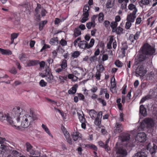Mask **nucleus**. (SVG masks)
<instances>
[{"mask_svg":"<svg viewBox=\"0 0 157 157\" xmlns=\"http://www.w3.org/2000/svg\"><path fill=\"white\" fill-rule=\"evenodd\" d=\"M25 113V112L23 109L17 107L13 109L10 115L8 114L3 115L2 114L1 117L2 119L6 120L12 126L17 128H19V124H15L12 119L17 117V121L18 123L20 118H21V126L24 128H26L31 124L34 121L37 120L38 117L37 115L35 114L31 110H30L29 112L28 113V114L21 116Z\"/></svg>","mask_w":157,"mask_h":157,"instance_id":"obj_1","label":"nucleus"},{"mask_svg":"<svg viewBox=\"0 0 157 157\" xmlns=\"http://www.w3.org/2000/svg\"><path fill=\"white\" fill-rule=\"evenodd\" d=\"M141 54L138 56L137 59L138 63L144 61L146 59V55H155V49L147 43L145 44L140 49Z\"/></svg>","mask_w":157,"mask_h":157,"instance_id":"obj_2","label":"nucleus"},{"mask_svg":"<svg viewBox=\"0 0 157 157\" xmlns=\"http://www.w3.org/2000/svg\"><path fill=\"white\" fill-rule=\"evenodd\" d=\"M116 154L114 157H125L127 155V152L125 148L122 146H118L117 143L115 146Z\"/></svg>","mask_w":157,"mask_h":157,"instance_id":"obj_3","label":"nucleus"},{"mask_svg":"<svg viewBox=\"0 0 157 157\" xmlns=\"http://www.w3.org/2000/svg\"><path fill=\"white\" fill-rule=\"evenodd\" d=\"M154 125L153 121L151 118H146L141 123L139 128L142 130L145 128H151Z\"/></svg>","mask_w":157,"mask_h":157,"instance_id":"obj_4","label":"nucleus"},{"mask_svg":"<svg viewBox=\"0 0 157 157\" xmlns=\"http://www.w3.org/2000/svg\"><path fill=\"white\" fill-rule=\"evenodd\" d=\"M94 43V39L92 38L91 39L89 44L86 41H81L79 43H78V46L81 49H89L93 46Z\"/></svg>","mask_w":157,"mask_h":157,"instance_id":"obj_5","label":"nucleus"},{"mask_svg":"<svg viewBox=\"0 0 157 157\" xmlns=\"http://www.w3.org/2000/svg\"><path fill=\"white\" fill-rule=\"evenodd\" d=\"M41 76L43 78L45 77L46 80L49 83H52L53 81V76L50 71L49 67H48L45 70V72L41 74Z\"/></svg>","mask_w":157,"mask_h":157,"instance_id":"obj_6","label":"nucleus"},{"mask_svg":"<svg viewBox=\"0 0 157 157\" xmlns=\"http://www.w3.org/2000/svg\"><path fill=\"white\" fill-rule=\"evenodd\" d=\"M147 71L143 65L140 64L138 66L135 70V73L140 76H143L146 74Z\"/></svg>","mask_w":157,"mask_h":157,"instance_id":"obj_7","label":"nucleus"},{"mask_svg":"<svg viewBox=\"0 0 157 157\" xmlns=\"http://www.w3.org/2000/svg\"><path fill=\"white\" fill-rule=\"evenodd\" d=\"M124 145H128L130 141V135L128 134H124L119 138Z\"/></svg>","mask_w":157,"mask_h":157,"instance_id":"obj_8","label":"nucleus"},{"mask_svg":"<svg viewBox=\"0 0 157 157\" xmlns=\"http://www.w3.org/2000/svg\"><path fill=\"white\" fill-rule=\"evenodd\" d=\"M140 31H138L136 32L135 34H131L128 38V40H129L131 43H134L136 42L137 40L139 38L140 36Z\"/></svg>","mask_w":157,"mask_h":157,"instance_id":"obj_9","label":"nucleus"},{"mask_svg":"<svg viewBox=\"0 0 157 157\" xmlns=\"http://www.w3.org/2000/svg\"><path fill=\"white\" fill-rule=\"evenodd\" d=\"M71 136L73 140L75 142H78L82 139L81 134L78 132H72Z\"/></svg>","mask_w":157,"mask_h":157,"instance_id":"obj_10","label":"nucleus"},{"mask_svg":"<svg viewBox=\"0 0 157 157\" xmlns=\"http://www.w3.org/2000/svg\"><path fill=\"white\" fill-rule=\"evenodd\" d=\"M145 134L144 132H140L138 133L136 138V140L139 142H145L146 140Z\"/></svg>","mask_w":157,"mask_h":157,"instance_id":"obj_11","label":"nucleus"},{"mask_svg":"<svg viewBox=\"0 0 157 157\" xmlns=\"http://www.w3.org/2000/svg\"><path fill=\"white\" fill-rule=\"evenodd\" d=\"M114 132L115 133H118L121 132L123 130V126L122 124L120 123L117 122L116 123Z\"/></svg>","mask_w":157,"mask_h":157,"instance_id":"obj_12","label":"nucleus"},{"mask_svg":"<svg viewBox=\"0 0 157 157\" xmlns=\"http://www.w3.org/2000/svg\"><path fill=\"white\" fill-rule=\"evenodd\" d=\"M147 149L149 150L151 154L155 152L157 149V146L154 144L152 145L151 143H149L147 146Z\"/></svg>","mask_w":157,"mask_h":157,"instance_id":"obj_13","label":"nucleus"},{"mask_svg":"<svg viewBox=\"0 0 157 157\" xmlns=\"http://www.w3.org/2000/svg\"><path fill=\"white\" fill-rule=\"evenodd\" d=\"M43 9L41 7V5L38 3L37 4V6L35 9V15L37 16V19L38 20H40V16L39 13L41 12V9Z\"/></svg>","mask_w":157,"mask_h":157,"instance_id":"obj_14","label":"nucleus"},{"mask_svg":"<svg viewBox=\"0 0 157 157\" xmlns=\"http://www.w3.org/2000/svg\"><path fill=\"white\" fill-rule=\"evenodd\" d=\"M136 14L133 13H130L127 15V21H129L132 22H133L135 19L136 17Z\"/></svg>","mask_w":157,"mask_h":157,"instance_id":"obj_15","label":"nucleus"},{"mask_svg":"<svg viewBox=\"0 0 157 157\" xmlns=\"http://www.w3.org/2000/svg\"><path fill=\"white\" fill-rule=\"evenodd\" d=\"M38 63V61L36 60H29L26 62V66L30 67L35 66Z\"/></svg>","mask_w":157,"mask_h":157,"instance_id":"obj_16","label":"nucleus"},{"mask_svg":"<svg viewBox=\"0 0 157 157\" xmlns=\"http://www.w3.org/2000/svg\"><path fill=\"white\" fill-rule=\"evenodd\" d=\"M128 7L129 10H132V12L131 13H136L137 12V9L136 8V6L132 4H130Z\"/></svg>","mask_w":157,"mask_h":157,"instance_id":"obj_17","label":"nucleus"},{"mask_svg":"<svg viewBox=\"0 0 157 157\" xmlns=\"http://www.w3.org/2000/svg\"><path fill=\"white\" fill-rule=\"evenodd\" d=\"M79 112H77V113L78 118L81 122H85V119L84 117V115L82 111H79Z\"/></svg>","mask_w":157,"mask_h":157,"instance_id":"obj_18","label":"nucleus"},{"mask_svg":"<svg viewBox=\"0 0 157 157\" xmlns=\"http://www.w3.org/2000/svg\"><path fill=\"white\" fill-rule=\"evenodd\" d=\"M140 113L144 116H146L147 115L146 109L143 105H141L140 106Z\"/></svg>","mask_w":157,"mask_h":157,"instance_id":"obj_19","label":"nucleus"},{"mask_svg":"<svg viewBox=\"0 0 157 157\" xmlns=\"http://www.w3.org/2000/svg\"><path fill=\"white\" fill-rule=\"evenodd\" d=\"M115 1L114 0H108L106 4L107 8H111L114 5Z\"/></svg>","mask_w":157,"mask_h":157,"instance_id":"obj_20","label":"nucleus"},{"mask_svg":"<svg viewBox=\"0 0 157 157\" xmlns=\"http://www.w3.org/2000/svg\"><path fill=\"white\" fill-rule=\"evenodd\" d=\"M78 85L76 84L74 85L68 91V93L69 94H74L76 93L77 90V87Z\"/></svg>","mask_w":157,"mask_h":157,"instance_id":"obj_21","label":"nucleus"},{"mask_svg":"<svg viewBox=\"0 0 157 157\" xmlns=\"http://www.w3.org/2000/svg\"><path fill=\"white\" fill-rule=\"evenodd\" d=\"M99 144L100 146L103 147L107 152H109V151L110 150V147L109 146H107L106 145H105L101 141L99 142Z\"/></svg>","mask_w":157,"mask_h":157,"instance_id":"obj_22","label":"nucleus"},{"mask_svg":"<svg viewBox=\"0 0 157 157\" xmlns=\"http://www.w3.org/2000/svg\"><path fill=\"white\" fill-rule=\"evenodd\" d=\"M64 135L67 142L69 144H72V141L69 133H68L67 132H66L64 134Z\"/></svg>","mask_w":157,"mask_h":157,"instance_id":"obj_23","label":"nucleus"},{"mask_svg":"<svg viewBox=\"0 0 157 157\" xmlns=\"http://www.w3.org/2000/svg\"><path fill=\"white\" fill-rule=\"evenodd\" d=\"M0 52L3 55H10L12 54V52L10 50L4 49L1 48H0Z\"/></svg>","mask_w":157,"mask_h":157,"instance_id":"obj_24","label":"nucleus"},{"mask_svg":"<svg viewBox=\"0 0 157 157\" xmlns=\"http://www.w3.org/2000/svg\"><path fill=\"white\" fill-rule=\"evenodd\" d=\"M81 34L80 30L79 28H75L74 30V33L73 34V36L76 37L80 35Z\"/></svg>","mask_w":157,"mask_h":157,"instance_id":"obj_25","label":"nucleus"},{"mask_svg":"<svg viewBox=\"0 0 157 157\" xmlns=\"http://www.w3.org/2000/svg\"><path fill=\"white\" fill-rule=\"evenodd\" d=\"M84 145L85 147L87 148H90L95 151H97L98 150L97 147L94 144H88Z\"/></svg>","mask_w":157,"mask_h":157,"instance_id":"obj_26","label":"nucleus"},{"mask_svg":"<svg viewBox=\"0 0 157 157\" xmlns=\"http://www.w3.org/2000/svg\"><path fill=\"white\" fill-rule=\"evenodd\" d=\"M42 128L45 130L46 132L50 136L53 137L52 136L50 132L49 131V130L47 127V126L45 125L44 124H42Z\"/></svg>","mask_w":157,"mask_h":157,"instance_id":"obj_27","label":"nucleus"},{"mask_svg":"<svg viewBox=\"0 0 157 157\" xmlns=\"http://www.w3.org/2000/svg\"><path fill=\"white\" fill-rule=\"evenodd\" d=\"M96 112L94 109H91L89 110V114L92 119H94L96 114Z\"/></svg>","mask_w":157,"mask_h":157,"instance_id":"obj_28","label":"nucleus"},{"mask_svg":"<svg viewBox=\"0 0 157 157\" xmlns=\"http://www.w3.org/2000/svg\"><path fill=\"white\" fill-rule=\"evenodd\" d=\"M133 157H147V156L145 153L141 152L136 153Z\"/></svg>","mask_w":157,"mask_h":157,"instance_id":"obj_29","label":"nucleus"},{"mask_svg":"<svg viewBox=\"0 0 157 157\" xmlns=\"http://www.w3.org/2000/svg\"><path fill=\"white\" fill-rule=\"evenodd\" d=\"M95 23H94L91 21L87 23L86 24V26L88 29H90L91 28H94L95 26Z\"/></svg>","mask_w":157,"mask_h":157,"instance_id":"obj_30","label":"nucleus"},{"mask_svg":"<svg viewBox=\"0 0 157 157\" xmlns=\"http://www.w3.org/2000/svg\"><path fill=\"white\" fill-rule=\"evenodd\" d=\"M154 73L152 71L148 73L147 76V79L148 80H152L155 76Z\"/></svg>","mask_w":157,"mask_h":157,"instance_id":"obj_31","label":"nucleus"},{"mask_svg":"<svg viewBox=\"0 0 157 157\" xmlns=\"http://www.w3.org/2000/svg\"><path fill=\"white\" fill-rule=\"evenodd\" d=\"M19 58L21 61H24L26 60L27 57L24 53H21L19 55Z\"/></svg>","mask_w":157,"mask_h":157,"instance_id":"obj_32","label":"nucleus"},{"mask_svg":"<svg viewBox=\"0 0 157 157\" xmlns=\"http://www.w3.org/2000/svg\"><path fill=\"white\" fill-rule=\"evenodd\" d=\"M97 71L98 72H102L104 70V68L102 65H98L96 67Z\"/></svg>","mask_w":157,"mask_h":157,"instance_id":"obj_33","label":"nucleus"},{"mask_svg":"<svg viewBox=\"0 0 157 157\" xmlns=\"http://www.w3.org/2000/svg\"><path fill=\"white\" fill-rule=\"evenodd\" d=\"M61 67L63 69L66 68L67 67V61L65 59H63L60 65Z\"/></svg>","mask_w":157,"mask_h":157,"instance_id":"obj_34","label":"nucleus"},{"mask_svg":"<svg viewBox=\"0 0 157 157\" xmlns=\"http://www.w3.org/2000/svg\"><path fill=\"white\" fill-rule=\"evenodd\" d=\"M111 86L112 88H113L116 86V83L115 82V78L114 76H113L111 80Z\"/></svg>","mask_w":157,"mask_h":157,"instance_id":"obj_35","label":"nucleus"},{"mask_svg":"<svg viewBox=\"0 0 157 157\" xmlns=\"http://www.w3.org/2000/svg\"><path fill=\"white\" fill-rule=\"evenodd\" d=\"M58 38L57 37L56 38H53L51 39L50 41V44L54 45L57 43L58 42Z\"/></svg>","mask_w":157,"mask_h":157,"instance_id":"obj_36","label":"nucleus"},{"mask_svg":"<svg viewBox=\"0 0 157 157\" xmlns=\"http://www.w3.org/2000/svg\"><path fill=\"white\" fill-rule=\"evenodd\" d=\"M98 20L99 22H101L103 20L104 14L102 13H100L98 15Z\"/></svg>","mask_w":157,"mask_h":157,"instance_id":"obj_37","label":"nucleus"},{"mask_svg":"<svg viewBox=\"0 0 157 157\" xmlns=\"http://www.w3.org/2000/svg\"><path fill=\"white\" fill-rule=\"evenodd\" d=\"M123 29L121 27L119 26L117 27V34L120 35L123 33Z\"/></svg>","mask_w":157,"mask_h":157,"instance_id":"obj_38","label":"nucleus"},{"mask_svg":"<svg viewBox=\"0 0 157 157\" xmlns=\"http://www.w3.org/2000/svg\"><path fill=\"white\" fill-rule=\"evenodd\" d=\"M151 1V0H141L140 2L142 5H147L149 4Z\"/></svg>","mask_w":157,"mask_h":157,"instance_id":"obj_39","label":"nucleus"},{"mask_svg":"<svg viewBox=\"0 0 157 157\" xmlns=\"http://www.w3.org/2000/svg\"><path fill=\"white\" fill-rule=\"evenodd\" d=\"M101 120L100 119L98 118H96L95 120L94 123L95 125L97 126H99L101 123Z\"/></svg>","mask_w":157,"mask_h":157,"instance_id":"obj_40","label":"nucleus"},{"mask_svg":"<svg viewBox=\"0 0 157 157\" xmlns=\"http://www.w3.org/2000/svg\"><path fill=\"white\" fill-rule=\"evenodd\" d=\"M80 55V53L79 51H76L74 52L72 54V57L76 58L78 57Z\"/></svg>","mask_w":157,"mask_h":157,"instance_id":"obj_41","label":"nucleus"},{"mask_svg":"<svg viewBox=\"0 0 157 157\" xmlns=\"http://www.w3.org/2000/svg\"><path fill=\"white\" fill-rule=\"evenodd\" d=\"M115 64L117 67H121L122 66V63L121 62L118 60H116L115 62Z\"/></svg>","mask_w":157,"mask_h":157,"instance_id":"obj_42","label":"nucleus"},{"mask_svg":"<svg viewBox=\"0 0 157 157\" xmlns=\"http://www.w3.org/2000/svg\"><path fill=\"white\" fill-rule=\"evenodd\" d=\"M26 151H28L32 149L33 147L29 143H26Z\"/></svg>","mask_w":157,"mask_h":157,"instance_id":"obj_43","label":"nucleus"},{"mask_svg":"<svg viewBox=\"0 0 157 157\" xmlns=\"http://www.w3.org/2000/svg\"><path fill=\"white\" fill-rule=\"evenodd\" d=\"M19 35V33H13L11 35V39L14 40V39H16L17 37Z\"/></svg>","mask_w":157,"mask_h":157,"instance_id":"obj_44","label":"nucleus"},{"mask_svg":"<svg viewBox=\"0 0 157 157\" xmlns=\"http://www.w3.org/2000/svg\"><path fill=\"white\" fill-rule=\"evenodd\" d=\"M90 60L91 62H94L97 60V58L94 56H91L90 58Z\"/></svg>","mask_w":157,"mask_h":157,"instance_id":"obj_45","label":"nucleus"},{"mask_svg":"<svg viewBox=\"0 0 157 157\" xmlns=\"http://www.w3.org/2000/svg\"><path fill=\"white\" fill-rule=\"evenodd\" d=\"M99 102L101 103L103 105V106H105L106 105V103L105 101L101 98H97Z\"/></svg>","mask_w":157,"mask_h":157,"instance_id":"obj_46","label":"nucleus"},{"mask_svg":"<svg viewBox=\"0 0 157 157\" xmlns=\"http://www.w3.org/2000/svg\"><path fill=\"white\" fill-rule=\"evenodd\" d=\"M128 2H127V1H126V2L124 3H121V7L122 10H124L127 7V4Z\"/></svg>","mask_w":157,"mask_h":157,"instance_id":"obj_47","label":"nucleus"},{"mask_svg":"<svg viewBox=\"0 0 157 157\" xmlns=\"http://www.w3.org/2000/svg\"><path fill=\"white\" fill-rule=\"evenodd\" d=\"M131 23H132L131 22L129 21H127L126 23L125 27L127 29H128L131 27L132 25Z\"/></svg>","mask_w":157,"mask_h":157,"instance_id":"obj_48","label":"nucleus"},{"mask_svg":"<svg viewBox=\"0 0 157 157\" xmlns=\"http://www.w3.org/2000/svg\"><path fill=\"white\" fill-rule=\"evenodd\" d=\"M101 72L97 71L95 74V77L96 78V79L98 80H99L100 79V77L101 76Z\"/></svg>","mask_w":157,"mask_h":157,"instance_id":"obj_49","label":"nucleus"},{"mask_svg":"<svg viewBox=\"0 0 157 157\" xmlns=\"http://www.w3.org/2000/svg\"><path fill=\"white\" fill-rule=\"evenodd\" d=\"M118 25V23L115 21H113L110 25L111 28H116Z\"/></svg>","mask_w":157,"mask_h":157,"instance_id":"obj_50","label":"nucleus"},{"mask_svg":"<svg viewBox=\"0 0 157 157\" xmlns=\"http://www.w3.org/2000/svg\"><path fill=\"white\" fill-rule=\"evenodd\" d=\"M47 83L44 80H41L40 82V85L42 87H44L47 85Z\"/></svg>","mask_w":157,"mask_h":157,"instance_id":"obj_51","label":"nucleus"},{"mask_svg":"<svg viewBox=\"0 0 157 157\" xmlns=\"http://www.w3.org/2000/svg\"><path fill=\"white\" fill-rule=\"evenodd\" d=\"M108 58V56L107 54H104L102 57V60L104 61L107 60Z\"/></svg>","mask_w":157,"mask_h":157,"instance_id":"obj_52","label":"nucleus"},{"mask_svg":"<svg viewBox=\"0 0 157 157\" xmlns=\"http://www.w3.org/2000/svg\"><path fill=\"white\" fill-rule=\"evenodd\" d=\"M77 94L78 95V97L80 100H83L85 97L81 93H77Z\"/></svg>","mask_w":157,"mask_h":157,"instance_id":"obj_53","label":"nucleus"},{"mask_svg":"<svg viewBox=\"0 0 157 157\" xmlns=\"http://www.w3.org/2000/svg\"><path fill=\"white\" fill-rule=\"evenodd\" d=\"M48 63L49 64V66L51 65L52 66V63L53 62V59H51V58H49L47 60Z\"/></svg>","mask_w":157,"mask_h":157,"instance_id":"obj_54","label":"nucleus"},{"mask_svg":"<svg viewBox=\"0 0 157 157\" xmlns=\"http://www.w3.org/2000/svg\"><path fill=\"white\" fill-rule=\"evenodd\" d=\"M149 98L148 96H146L144 97L143 98L140 102V103H142L144 102L146 100L148 99Z\"/></svg>","mask_w":157,"mask_h":157,"instance_id":"obj_55","label":"nucleus"},{"mask_svg":"<svg viewBox=\"0 0 157 157\" xmlns=\"http://www.w3.org/2000/svg\"><path fill=\"white\" fill-rule=\"evenodd\" d=\"M52 58L53 59H55L57 56V52L56 50H54L52 52Z\"/></svg>","mask_w":157,"mask_h":157,"instance_id":"obj_56","label":"nucleus"},{"mask_svg":"<svg viewBox=\"0 0 157 157\" xmlns=\"http://www.w3.org/2000/svg\"><path fill=\"white\" fill-rule=\"evenodd\" d=\"M10 72L12 74L15 75L17 73V71L15 67H13L10 71Z\"/></svg>","mask_w":157,"mask_h":157,"instance_id":"obj_57","label":"nucleus"},{"mask_svg":"<svg viewBox=\"0 0 157 157\" xmlns=\"http://www.w3.org/2000/svg\"><path fill=\"white\" fill-rule=\"evenodd\" d=\"M142 21V18L140 17H138L136 19V24H140Z\"/></svg>","mask_w":157,"mask_h":157,"instance_id":"obj_58","label":"nucleus"},{"mask_svg":"<svg viewBox=\"0 0 157 157\" xmlns=\"http://www.w3.org/2000/svg\"><path fill=\"white\" fill-rule=\"evenodd\" d=\"M81 40V38L80 37H78L77 38L74 42L73 44L74 45L75 47H76L77 45V43L78 41Z\"/></svg>","mask_w":157,"mask_h":157,"instance_id":"obj_59","label":"nucleus"},{"mask_svg":"<svg viewBox=\"0 0 157 157\" xmlns=\"http://www.w3.org/2000/svg\"><path fill=\"white\" fill-rule=\"evenodd\" d=\"M104 25L106 27H108L109 26V25L110 24V22L107 20L105 21L104 23Z\"/></svg>","mask_w":157,"mask_h":157,"instance_id":"obj_60","label":"nucleus"},{"mask_svg":"<svg viewBox=\"0 0 157 157\" xmlns=\"http://www.w3.org/2000/svg\"><path fill=\"white\" fill-rule=\"evenodd\" d=\"M60 43L63 46H64L66 45L67 44L66 41L63 39L61 40Z\"/></svg>","mask_w":157,"mask_h":157,"instance_id":"obj_61","label":"nucleus"},{"mask_svg":"<svg viewBox=\"0 0 157 157\" xmlns=\"http://www.w3.org/2000/svg\"><path fill=\"white\" fill-rule=\"evenodd\" d=\"M121 20V18L120 16L119 15H117L115 17V21L117 22H117L120 21Z\"/></svg>","mask_w":157,"mask_h":157,"instance_id":"obj_62","label":"nucleus"},{"mask_svg":"<svg viewBox=\"0 0 157 157\" xmlns=\"http://www.w3.org/2000/svg\"><path fill=\"white\" fill-rule=\"evenodd\" d=\"M46 11L45 9H44L43 8V9H41V15L42 16H44L45 15V14H46Z\"/></svg>","mask_w":157,"mask_h":157,"instance_id":"obj_63","label":"nucleus"},{"mask_svg":"<svg viewBox=\"0 0 157 157\" xmlns=\"http://www.w3.org/2000/svg\"><path fill=\"white\" fill-rule=\"evenodd\" d=\"M89 10V7L87 4L85 6L83 9V11H88Z\"/></svg>","mask_w":157,"mask_h":157,"instance_id":"obj_64","label":"nucleus"}]
</instances>
